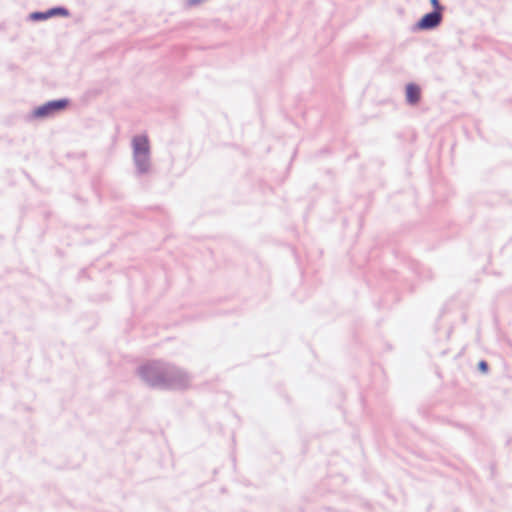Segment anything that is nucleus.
I'll return each instance as SVG.
<instances>
[{
	"mask_svg": "<svg viewBox=\"0 0 512 512\" xmlns=\"http://www.w3.org/2000/svg\"><path fill=\"white\" fill-rule=\"evenodd\" d=\"M68 105V101L65 99L50 101L38 108L33 112L34 117L43 118L55 114L58 111L65 109Z\"/></svg>",
	"mask_w": 512,
	"mask_h": 512,
	"instance_id": "obj_1",
	"label": "nucleus"
},
{
	"mask_svg": "<svg viewBox=\"0 0 512 512\" xmlns=\"http://www.w3.org/2000/svg\"><path fill=\"white\" fill-rule=\"evenodd\" d=\"M133 150L134 156L137 162L141 161L143 158V163L145 162L148 152H149V142L146 136H137L133 139ZM142 170H145L146 167L143 165L141 167Z\"/></svg>",
	"mask_w": 512,
	"mask_h": 512,
	"instance_id": "obj_2",
	"label": "nucleus"
},
{
	"mask_svg": "<svg viewBox=\"0 0 512 512\" xmlns=\"http://www.w3.org/2000/svg\"><path fill=\"white\" fill-rule=\"evenodd\" d=\"M442 15L439 11H433L424 15L421 20L417 23V29L428 30L438 26L441 22Z\"/></svg>",
	"mask_w": 512,
	"mask_h": 512,
	"instance_id": "obj_3",
	"label": "nucleus"
},
{
	"mask_svg": "<svg viewBox=\"0 0 512 512\" xmlns=\"http://www.w3.org/2000/svg\"><path fill=\"white\" fill-rule=\"evenodd\" d=\"M67 16L68 11L64 8L58 7L48 10L47 12H35L31 14L33 20H45L53 16Z\"/></svg>",
	"mask_w": 512,
	"mask_h": 512,
	"instance_id": "obj_4",
	"label": "nucleus"
},
{
	"mask_svg": "<svg viewBox=\"0 0 512 512\" xmlns=\"http://www.w3.org/2000/svg\"><path fill=\"white\" fill-rule=\"evenodd\" d=\"M421 97V90L415 84H408L406 87V98L411 104H416Z\"/></svg>",
	"mask_w": 512,
	"mask_h": 512,
	"instance_id": "obj_5",
	"label": "nucleus"
},
{
	"mask_svg": "<svg viewBox=\"0 0 512 512\" xmlns=\"http://www.w3.org/2000/svg\"><path fill=\"white\" fill-rule=\"evenodd\" d=\"M478 368L483 373H486L488 371V365L485 361H480L478 364Z\"/></svg>",
	"mask_w": 512,
	"mask_h": 512,
	"instance_id": "obj_6",
	"label": "nucleus"
},
{
	"mask_svg": "<svg viewBox=\"0 0 512 512\" xmlns=\"http://www.w3.org/2000/svg\"><path fill=\"white\" fill-rule=\"evenodd\" d=\"M430 2L434 7V11H439L441 13L442 7H441L439 1L438 0H430Z\"/></svg>",
	"mask_w": 512,
	"mask_h": 512,
	"instance_id": "obj_7",
	"label": "nucleus"
}]
</instances>
